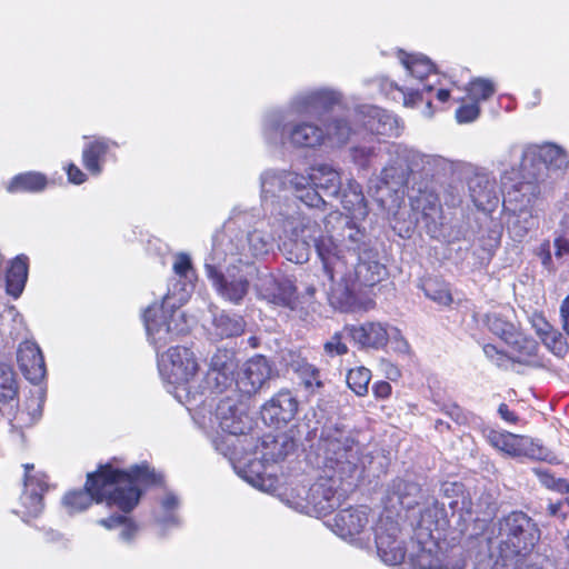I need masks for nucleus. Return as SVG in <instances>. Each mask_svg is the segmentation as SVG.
Here are the masks:
<instances>
[{
    "label": "nucleus",
    "mask_w": 569,
    "mask_h": 569,
    "mask_svg": "<svg viewBox=\"0 0 569 569\" xmlns=\"http://www.w3.org/2000/svg\"><path fill=\"white\" fill-rule=\"evenodd\" d=\"M521 172V180L508 184L511 180L506 173L502 177L503 207L512 213L537 212L536 202L540 194L539 186L531 180L528 171Z\"/></svg>",
    "instance_id": "f3484780"
},
{
    "label": "nucleus",
    "mask_w": 569,
    "mask_h": 569,
    "mask_svg": "<svg viewBox=\"0 0 569 569\" xmlns=\"http://www.w3.org/2000/svg\"><path fill=\"white\" fill-rule=\"evenodd\" d=\"M347 332L342 331L335 332L325 343L323 351L329 358L340 357L348 353V346L345 341Z\"/></svg>",
    "instance_id": "8fccbe9b"
},
{
    "label": "nucleus",
    "mask_w": 569,
    "mask_h": 569,
    "mask_svg": "<svg viewBox=\"0 0 569 569\" xmlns=\"http://www.w3.org/2000/svg\"><path fill=\"white\" fill-rule=\"evenodd\" d=\"M345 331L360 347L372 349L383 348L390 335H398V328L373 321L360 326H346Z\"/></svg>",
    "instance_id": "b1692460"
},
{
    "label": "nucleus",
    "mask_w": 569,
    "mask_h": 569,
    "mask_svg": "<svg viewBox=\"0 0 569 569\" xmlns=\"http://www.w3.org/2000/svg\"><path fill=\"white\" fill-rule=\"evenodd\" d=\"M17 360L26 379L39 383L46 376L43 356L37 343L26 340L20 343Z\"/></svg>",
    "instance_id": "7c9ffc66"
},
{
    "label": "nucleus",
    "mask_w": 569,
    "mask_h": 569,
    "mask_svg": "<svg viewBox=\"0 0 569 569\" xmlns=\"http://www.w3.org/2000/svg\"><path fill=\"white\" fill-rule=\"evenodd\" d=\"M398 59L407 70L408 74L418 82V86H407L399 88L403 94L406 107H415L423 100V93L433 89V83L429 81L431 77H437L435 66L431 60L421 53H408L403 50L398 51Z\"/></svg>",
    "instance_id": "dca6fc26"
},
{
    "label": "nucleus",
    "mask_w": 569,
    "mask_h": 569,
    "mask_svg": "<svg viewBox=\"0 0 569 569\" xmlns=\"http://www.w3.org/2000/svg\"><path fill=\"white\" fill-rule=\"evenodd\" d=\"M537 256L540 258L542 266L551 272L556 271L553 260L551 257L550 242L545 240L537 249Z\"/></svg>",
    "instance_id": "bf43d9fd"
},
{
    "label": "nucleus",
    "mask_w": 569,
    "mask_h": 569,
    "mask_svg": "<svg viewBox=\"0 0 569 569\" xmlns=\"http://www.w3.org/2000/svg\"><path fill=\"white\" fill-rule=\"evenodd\" d=\"M468 98L477 103L488 100L496 91L495 83L485 78H476L467 87Z\"/></svg>",
    "instance_id": "49530a36"
},
{
    "label": "nucleus",
    "mask_w": 569,
    "mask_h": 569,
    "mask_svg": "<svg viewBox=\"0 0 569 569\" xmlns=\"http://www.w3.org/2000/svg\"><path fill=\"white\" fill-rule=\"evenodd\" d=\"M18 393V382L13 369L7 363H0V401L14 399Z\"/></svg>",
    "instance_id": "c03bdc74"
},
{
    "label": "nucleus",
    "mask_w": 569,
    "mask_h": 569,
    "mask_svg": "<svg viewBox=\"0 0 569 569\" xmlns=\"http://www.w3.org/2000/svg\"><path fill=\"white\" fill-rule=\"evenodd\" d=\"M206 274L217 293L224 300L239 305L247 296L250 277L257 271H248L239 263H230L222 248H212L204 262Z\"/></svg>",
    "instance_id": "9b49d317"
},
{
    "label": "nucleus",
    "mask_w": 569,
    "mask_h": 569,
    "mask_svg": "<svg viewBox=\"0 0 569 569\" xmlns=\"http://www.w3.org/2000/svg\"><path fill=\"white\" fill-rule=\"evenodd\" d=\"M308 189L317 192L322 190L326 194L337 197L341 189V174L332 166L327 163L315 164L310 168L308 176Z\"/></svg>",
    "instance_id": "473e14b6"
},
{
    "label": "nucleus",
    "mask_w": 569,
    "mask_h": 569,
    "mask_svg": "<svg viewBox=\"0 0 569 569\" xmlns=\"http://www.w3.org/2000/svg\"><path fill=\"white\" fill-rule=\"evenodd\" d=\"M555 257L560 260L569 254V240L565 237H558L553 241Z\"/></svg>",
    "instance_id": "e2e57ef3"
},
{
    "label": "nucleus",
    "mask_w": 569,
    "mask_h": 569,
    "mask_svg": "<svg viewBox=\"0 0 569 569\" xmlns=\"http://www.w3.org/2000/svg\"><path fill=\"white\" fill-rule=\"evenodd\" d=\"M256 289L258 295L268 302L293 309L296 303V287L288 278H276L266 271H258Z\"/></svg>",
    "instance_id": "5701e85b"
},
{
    "label": "nucleus",
    "mask_w": 569,
    "mask_h": 569,
    "mask_svg": "<svg viewBox=\"0 0 569 569\" xmlns=\"http://www.w3.org/2000/svg\"><path fill=\"white\" fill-rule=\"evenodd\" d=\"M246 322L238 315L220 312L214 316L212 321V335L217 339L238 337L243 333Z\"/></svg>",
    "instance_id": "4c0bfd02"
},
{
    "label": "nucleus",
    "mask_w": 569,
    "mask_h": 569,
    "mask_svg": "<svg viewBox=\"0 0 569 569\" xmlns=\"http://www.w3.org/2000/svg\"><path fill=\"white\" fill-rule=\"evenodd\" d=\"M372 391L377 398L385 399L390 396L391 386L387 381H378L373 385Z\"/></svg>",
    "instance_id": "338daca9"
},
{
    "label": "nucleus",
    "mask_w": 569,
    "mask_h": 569,
    "mask_svg": "<svg viewBox=\"0 0 569 569\" xmlns=\"http://www.w3.org/2000/svg\"><path fill=\"white\" fill-rule=\"evenodd\" d=\"M438 537H417L412 551L409 553V561L412 569H466V563L457 560L455 563H443L441 550L437 540Z\"/></svg>",
    "instance_id": "4be33fe9"
},
{
    "label": "nucleus",
    "mask_w": 569,
    "mask_h": 569,
    "mask_svg": "<svg viewBox=\"0 0 569 569\" xmlns=\"http://www.w3.org/2000/svg\"><path fill=\"white\" fill-rule=\"evenodd\" d=\"M486 539L498 556L479 561L476 569H510L513 561L522 560L533 550L540 540V529L526 513L513 511L493 523Z\"/></svg>",
    "instance_id": "6e6552de"
},
{
    "label": "nucleus",
    "mask_w": 569,
    "mask_h": 569,
    "mask_svg": "<svg viewBox=\"0 0 569 569\" xmlns=\"http://www.w3.org/2000/svg\"><path fill=\"white\" fill-rule=\"evenodd\" d=\"M486 439L493 448L512 458L537 460H546L548 458L547 450L526 436L491 429L486 432Z\"/></svg>",
    "instance_id": "a211bd4d"
},
{
    "label": "nucleus",
    "mask_w": 569,
    "mask_h": 569,
    "mask_svg": "<svg viewBox=\"0 0 569 569\" xmlns=\"http://www.w3.org/2000/svg\"><path fill=\"white\" fill-rule=\"evenodd\" d=\"M537 212L513 213V219L509 222L508 230L515 240L523 239L529 230L537 224Z\"/></svg>",
    "instance_id": "79ce46f5"
},
{
    "label": "nucleus",
    "mask_w": 569,
    "mask_h": 569,
    "mask_svg": "<svg viewBox=\"0 0 569 569\" xmlns=\"http://www.w3.org/2000/svg\"><path fill=\"white\" fill-rule=\"evenodd\" d=\"M480 114L479 103L471 101L462 103L456 111V119L459 123H469L475 121Z\"/></svg>",
    "instance_id": "13d9d810"
},
{
    "label": "nucleus",
    "mask_w": 569,
    "mask_h": 569,
    "mask_svg": "<svg viewBox=\"0 0 569 569\" xmlns=\"http://www.w3.org/2000/svg\"><path fill=\"white\" fill-rule=\"evenodd\" d=\"M98 523L107 529L120 527V539L124 542L132 541L138 532L136 523L124 516H111L99 520Z\"/></svg>",
    "instance_id": "37998d69"
},
{
    "label": "nucleus",
    "mask_w": 569,
    "mask_h": 569,
    "mask_svg": "<svg viewBox=\"0 0 569 569\" xmlns=\"http://www.w3.org/2000/svg\"><path fill=\"white\" fill-rule=\"evenodd\" d=\"M220 376L212 375V370H209L206 375V387L196 382V389L193 391H203L207 397L206 403L201 405L207 419L211 416L213 419L212 426L201 427L204 430H218L221 429L223 432L230 436L244 435L246 430L249 429V419L247 415H243L236 407L234 401L230 398L220 399L216 403L214 395L222 393L230 388L233 382L236 383L233 373L227 371H220Z\"/></svg>",
    "instance_id": "9d476101"
},
{
    "label": "nucleus",
    "mask_w": 569,
    "mask_h": 569,
    "mask_svg": "<svg viewBox=\"0 0 569 569\" xmlns=\"http://www.w3.org/2000/svg\"><path fill=\"white\" fill-rule=\"evenodd\" d=\"M512 350L517 353V359H513L520 363H529L530 360L536 357L538 351V343L535 339L523 336L519 330L515 341H507Z\"/></svg>",
    "instance_id": "a19ab883"
},
{
    "label": "nucleus",
    "mask_w": 569,
    "mask_h": 569,
    "mask_svg": "<svg viewBox=\"0 0 569 569\" xmlns=\"http://www.w3.org/2000/svg\"><path fill=\"white\" fill-rule=\"evenodd\" d=\"M118 144L104 137H94L88 141L82 150V163L84 168L94 177L101 174L107 154L111 148Z\"/></svg>",
    "instance_id": "72a5a7b5"
},
{
    "label": "nucleus",
    "mask_w": 569,
    "mask_h": 569,
    "mask_svg": "<svg viewBox=\"0 0 569 569\" xmlns=\"http://www.w3.org/2000/svg\"><path fill=\"white\" fill-rule=\"evenodd\" d=\"M361 446L352 436L337 427L322 429L316 447V463L322 475L309 487L291 481L278 492L280 500L291 509L308 516L329 515L352 487L349 481L363 465Z\"/></svg>",
    "instance_id": "f03ea898"
},
{
    "label": "nucleus",
    "mask_w": 569,
    "mask_h": 569,
    "mask_svg": "<svg viewBox=\"0 0 569 569\" xmlns=\"http://www.w3.org/2000/svg\"><path fill=\"white\" fill-rule=\"evenodd\" d=\"M298 406L296 397L290 391L283 390L262 407L261 417L266 423L279 427L295 418Z\"/></svg>",
    "instance_id": "c756f323"
},
{
    "label": "nucleus",
    "mask_w": 569,
    "mask_h": 569,
    "mask_svg": "<svg viewBox=\"0 0 569 569\" xmlns=\"http://www.w3.org/2000/svg\"><path fill=\"white\" fill-rule=\"evenodd\" d=\"M389 340H391L392 348L395 351L399 353L407 355L410 351V346L408 341L402 337L400 330L398 329V335H390Z\"/></svg>",
    "instance_id": "680f3d73"
},
{
    "label": "nucleus",
    "mask_w": 569,
    "mask_h": 569,
    "mask_svg": "<svg viewBox=\"0 0 569 569\" xmlns=\"http://www.w3.org/2000/svg\"><path fill=\"white\" fill-rule=\"evenodd\" d=\"M388 152L396 159L381 171L383 184H403L409 173L421 172L426 176H436L451 170L449 160L438 154H425L400 144H391Z\"/></svg>",
    "instance_id": "ddd939ff"
},
{
    "label": "nucleus",
    "mask_w": 569,
    "mask_h": 569,
    "mask_svg": "<svg viewBox=\"0 0 569 569\" xmlns=\"http://www.w3.org/2000/svg\"><path fill=\"white\" fill-rule=\"evenodd\" d=\"M161 477L147 465L132 466L121 470L106 465L89 475L83 490L69 491L62 506L69 515L86 510L92 501L107 502L123 512H130L139 502L141 487L160 482Z\"/></svg>",
    "instance_id": "7ed1b4c3"
},
{
    "label": "nucleus",
    "mask_w": 569,
    "mask_h": 569,
    "mask_svg": "<svg viewBox=\"0 0 569 569\" xmlns=\"http://www.w3.org/2000/svg\"><path fill=\"white\" fill-rule=\"evenodd\" d=\"M420 498L421 488L418 483L411 480L396 479L387 492L386 508L382 512L391 511L393 517L399 519V508L410 510L419 503Z\"/></svg>",
    "instance_id": "a878e982"
},
{
    "label": "nucleus",
    "mask_w": 569,
    "mask_h": 569,
    "mask_svg": "<svg viewBox=\"0 0 569 569\" xmlns=\"http://www.w3.org/2000/svg\"><path fill=\"white\" fill-rule=\"evenodd\" d=\"M43 397L40 390L29 397L11 415L7 413L10 423V433L21 442L24 441V430L33 427L42 415Z\"/></svg>",
    "instance_id": "393cba45"
},
{
    "label": "nucleus",
    "mask_w": 569,
    "mask_h": 569,
    "mask_svg": "<svg viewBox=\"0 0 569 569\" xmlns=\"http://www.w3.org/2000/svg\"><path fill=\"white\" fill-rule=\"evenodd\" d=\"M390 146H382L381 143L376 146H358L351 149V157L356 164L360 166L361 168H367L370 164V161L372 158L379 156V153L382 151V149L386 150V152L391 157L390 163H393V160L396 159L395 156H391L388 152V148Z\"/></svg>",
    "instance_id": "a18cd8bd"
},
{
    "label": "nucleus",
    "mask_w": 569,
    "mask_h": 569,
    "mask_svg": "<svg viewBox=\"0 0 569 569\" xmlns=\"http://www.w3.org/2000/svg\"><path fill=\"white\" fill-rule=\"evenodd\" d=\"M261 200L264 204L279 206L291 193L310 208H320L325 200L315 189H308V179L287 170H266L260 176Z\"/></svg>",
    "instance_id": "f8f14e48"
},
{
    "label": "nucleus",
    "mask_w": 569,
    "mask_h": 569,
    "mask_svg": "<svg viewBox=\"0 0 569 569\" xmlns=\"http://www.w3.org/2000/svg\"><path fill=\"white\" fill-rule=\"evenodd\" d=\"M483 353L498 368L507 369L513 362V358L507 355L503 350L498 349L495 345L487 343L483 346Z\"/></svg>",
    "instance_id": "5fc2aeb1"
},
{
    "label": "nucleus",
    "mask_w": 569,
    "mask_h": 569,
    "mask_svg": "<svg viewBox=\"0 0 569 569\" xmlns=\"http://www.w3.org/2000/svg\"><path fill=\"white\" fill-rule=\"evenodd\" d=\"M531 323L536 333L540 338H543L553 329V327L541 315H533L531 318Z\"/></svg>",
    "instance_id": "052dcab7"
},
{
    "label": "nucleus",
    "mask_w": 569,
    "mask_h": 569,
    "mask_svg": "<svg viewBox=\"0 0 569 569\" xmlns=\"http://www.w3.org/2000/svg\"><path fill=\"white\" fill-rule=\"evenodd\" d=\"M422 217L429 232H436L443 223L441 202L438 196L428 193L420 200Z\"/></svg>",
    "instance_id": "ea45409f"
},
{
    "label": "nucleus",
    "mask_w": 569,
    "mask_h": 569,
    "mask_svg": "<svg viewBox=\"0 0 569 569\" xmlns=\"http://www.w3.org/2000/svg\"><path fill=\"white\" fill-rule=\"evenodd\" d=\"M172 268L179 282L169 288L161 305L153 303L143 312L148 337L158 346L188 330L184 313L179 307L188 301L193 290L196 272L187 253L176 254Z\"/></svg>",
    "instance_id": "423d86ee"
},
{
    "label": "nucleus",
    "mask_w": 569,
    "mask_h": 569,
    "mask_svg": "<svg viewBox=\"0 0 569 569\" xmlns=\"http://www.w3.org/2000/svg\"><path fill=\"white\" fill-rule=\"evenodd\" d=\"M299 378L306 389L313 391L322 387L319 370L309 363H303L297 369Z\"/></svg>",
    "instance_id": "603ef678"
},
{
    "label": "nucleus",
    "mask_w": 569,
    "mask_h": 569,
    "mask_svg": "<svg viewBox=\"0 0 569 569\" xmlns=\"http://www.w3.org/2000/svg\"><path fill=\"white\" fill-rule=\"evenodd\" d=\"M286 112L272 110L264 114L262 120V136L268 144L296 148H317L326 141L333 144L346 143L352 129L346 120L333 118L326 128L311 122H298L290 127L284 124Z\"/></svg>",
    "instance_id": "1a4fd4ad"
},
{
    "label": "nucleus",
    "mask_w": 569,
    "mask_h": 569,
    "mask_svg": "<svg viewBox=\"0 0 569 569\" xmlns=\"http://www.w3.org/2000/svg\"><path fill=\"white\" fill-rule=\"evenodd\" d=\"M427 297L441 306H449L452 302V296L447 286H438L433 282L427 283L425 288Z\"/></svg>",
    "instance_id": "6e6d98bb"
},
{
    "label": "nucleus",
    "mask_w": 569,
    "mask_h": 569,
    "mask_svg": "<svg viewBox=\"0 0 569 569\" xmlns=\"http://www.w3.org/2000/svg\"><path fill=\"white\" fill-rule=\"evenodd\" d=\"M370 380L371 371L366 367L353 368L347 375L349 388L358 396L367 395Z\"/></svg>",
    "instance_id": "de8ad7c7"
},
{
    "label": "nucleus",
    "mask_w": 569,
    "mask_h": 569,
    "mask_svg": "<svg viewBox=\"0 0 569 569\" xmlns=\"http://www.w3.org/2000/svg\"><path fill=\"white\" fill-rule=\"evenodd\" d=\"M288 109L290 112L302 116L308 114L315 110H317L316 100L312 94V90H306L298 94H296L289 106Z\"/></svg>",
    "instance_id": "09e8293b"
},
{
    "label": "nucleus",
    "mask_w": 569,
    "mask_h": 569,
    "mask_svg": "<svg viewBox=\"0 0 569 569\" xmlns=\"http://www.w3.org/2000/svg\"><path fill=\"white\" fill-rule=\"evenodd\" d=\"M443 410H445L446 415H448L452 420H455L457 422L462 421L463 415H462L460 407H458L457 405H447L443 408Z\"/></svg>",
    "instance_id": "774afa93"
},
{
    "label": "nucleus",
    "mask_w": 569,
    "mask_h": 569,
    "mask_svg": "<svg viewBox=\"0 0 569 569\" xmlns=\"http://www.w3.org/2000/svg\"><path fill=\"white\" fill-rule=\"evenodd\" d=\"M357 117L363 127L372 133L382 136H399L400 122L392 113L376 106H362L357 110Z\"/></svg>",
    "instance_id": "c85d7f7f"
},
{
    "label": "nucleus",
    "mask_w": 569,
    "mask_h": 569,
    "mask_svg": "<svg viewBox=\"0 0 569 569\" xmlns=\"http://www.w3.org/2000/svg\"><path fill=\"white\" fill-rule=\"evenodd\" d=\"M511 310L507 309L506 312L493 311L486 315L485 322L488 329L505 342L515 341L518 328L509 319Z\"/></svg>",
    "instance_id": "e433bc0d"
},
{
    "label": "nucleus",
    "mask_w": 569,
    "mask_h": 569,
    "mask_svg": "<svg viewBox=\"0 0 569 569\" xmlns=\"http://www.w3.org/2000/svg\"><path fill=\"white\" fill-rule=\"evenodd\" d=\"M47 186V178L40 172H24L14 176L6 186L10 193L39 192Z\"/></svg>",
    "instance_id": "58836bf2"
},
{
    "label": "nucleus",
    "mask_w": 569,
    "mask_h": 569,
    "mask_svg": "<svg viewBox=\"0 0 569 569\" xmlns=\"http://www.w3.org/2000/svg\"><path fill=\"white\" fill-rule=\"evenodd\" d=\"M230 436L221 440L213 439L216 449L232 461L237 475L252 487L268 493H277L283 489L279 486V479L267 472L269 463H276L283 460L295 450L296 443L287 435H266L259 447L254 449L250 457L238 458V448L243 449L247 442L244 439Z\"/></svg>",
    "instance_id": "39448f33"
},
{
    "label": "nucleus",
    "mask_w": 569,
    "mask_h": 569,
    "mask_svg": "<svg viewBox=\"0 0 569 569\" xmlns=\"http://www.w3.org/2000/svg\"><path fill=\"white\" fill-rule=\"evenodd\" d=\"M24 468V490L20 497V509L16 510L23 521L38 517L43 510L42 495L48 490L47 476L34 470L30 463Z\"/></svg>",
    "instance_id": "aec40b11"
},
{
    "label": "nucleus",
    "mask_w": 569,
    "mask_h": 569,
    "mask_svg": "<svg viewBox=\"0 0 569 569\" xmlns=\"http://www.w3.org/2000/svg\"><path fill=\"white\" fill-rule=\"evenodd\" d=\"M450 523L446 502L439 503L433 498H427L420 510V519L417 523L416 536L420 538L436 537L433 533L443 531Z\"/></svg>",
    "instance_id": "cd10ccee"
},
{
    "label": "nucleus",
    "mask_w": 569,
    "mask_h": 569,
    "mask_svg": "<svg viewBox=\"0 0 569 569\" xmlns=\"http://www.w3.org/2000/svg\"><path fill=\"white\" fill-rule=\"evenodd\" d=\"M372 532L379 559L387 566L400 565L405 560L406 548L399 519L391 511L381 512L373 522Z\"/></svg>",
    "instance_id": "2eb2a0df"
},
{
    "label": "nucleus",
    "mask_w": 569,
    "mask_h": 569,
    "mask_svg": "<svg viewBox=\"0 0 569 569\" xmlns=\"http://www.w3.org/2000/svg\"><path fill=\"white\" fill-rule=\"evenodd\" d=\"M541 340L546 347L557 356H561L567 351L566 340L563 339L562 335L555 328L543 338H541Z\"/></svg>",
    "instance_id": "4d7b16f0"
},
{
    "label": "nucleus",
    "mask_w": 569,
    "mask_h": 569,
    "mask_svg": "<svg viewBox=\"0 0 569 569\" xmlns=\"http://www.w3.org/2000/svg\"><path fill=\"white\" fill-rule=\"evenodd\" d=\"M271 368L268 360L262 356L249 359L238 373L236 379L237 389L243 395L251 396L258 392L270 378Z\"/></svg>",
    "instance_id": "bb28decb"
},
{
    "label": "nucleus",
    "mask_w": 569,
    "mask_h": 569,
    "mask_svg": "<svg viewBox=\"0 0 569 569\" xmlns=\"http://www.w3.org/2000/svg\"><path fill=\"white\" fill-rule=\"evenodd\" d=\"M291 219L299 221L301 217L276 218L272 224L273 233L269 234L264 230V221L257 219L252 211L233 210L232 216L224 223L222 232L214 237L212 248H222V251L227 252L230 263H239L248 271L258 272L253 259L272 250L276 234L279 240V249L282 251V241L291 237V228H286L284 224Z\"/></svg>",
    "instance_id": "20e7f679"
},
{
    "label": "nucleus",
    "mask_w": 569,
    "mask_h": 569,
    "mask_svg": "<svg viewBox=\"0 0 569 569\" xmlns=\"http://www.w3.org/2000/svg\"><path fill=\"white\" fill-rule=\"evenodd\" d=\"M28 279V257L19 254L9 262L6 273V290L13 298L20 297Z\"/></svg>",
    "instance_id": "c9c22d12"
},
{
    "label": "nucleus",
    "mask_w": 569,
    "mask_h": 569,
    "mask_svg": "<svg viewBox=\"0 0 569 569\" xmlns=\"http://www.w3.org/2000/svg\"><path fill=\"white\" fill-rule=\"evenodd\" d=\"M236 366L234 357L231 352L219 350L212 356L209 370H212V375L219 377V370L233 373Z\"/></svg>",
    "instance_id": "3c124183"
},
{
    "label": "nucleus",
    "mask_w": 569,
    "mask_h": 569,
    "mask_svg": "<svg viewBox=\"0 0 569 569\" xmlns=\"http://www.w3.org/2000/svg\"><path fill=\"white\" fill-rule=\"evenodd\" d=\"M559 313L562 330L569 336V295L561 302Z\"/></svg>",
    "instance_id": "69168bd1"
},
{
    "label": "nucleus",
    "mask_w": 569,
    "mask_h": 569,
    "mask_svg": "<svg viewBox=\"0 0 569 569\" xmlns=\"http://www.w3.org/2000/svg\"><path fill=\"white\" fill-rule=\"evenodd\" d=\"M149 340L158 350V369L162 380L167 383L168 391L186 406L199 427L212 426V417L210 416L207 420L203 408H201L208 398L204 397L203 391H193L198 373V362L193 352L181 346L170 347L168 350L159 352V349L166 343L158 346L150 338Z\"/></svg>",
    "instance_id": "0eeeda50"
},
{
    "label": "nucleus",
    "mask_w": 569,
    "mask_h": 569,
    "mask_svg": "<svg viewBox=\"0 0 569 569\" xmlns=\"http://www.w3.org/2000/svg\"><path fill=\"white\" fill-rule=\"evenodd\" d=\"M509 157L520 159V167L522 171H528L529 177H535L537 170L535 169V161L539 160L547 167L562 168L568 163L566 151L557 144L543 143L531 144L521 150L518 147H512L509 150Z\"/></svg>",
    "instance_id": "6ab92c4d"
},
{
    "label": "nucleus",
    "mask_w": 569,
    "mask_h": 569,
    "mask_svg": "<svg viewBox=\"0 0 569 569\" xmlns=\"http://www.w3.org/2000/svg\"><path fill=\"white\" fill-rule=\"evenodd\" d=\"M475 206L482 211H492L499 203V190L496 181L488 174H477L469 182Z\"/></svg>",
    "instance_id": "2f4dec72"
},
{
    "label": "nucleus",
    "mask_w": 569,
    "mask_h": 569,
    "mask_svg": "<svg viewBox=\"0 0 569 569\" xmlns=\"http://www.w3.org/2000/svg\"><path fill=\"white\" fill-rule=\"evenodd\" d=\"M370 509L366 506L350 507L338 511L327 526L341 539L360 548H371Z\"/></svg>",
    "instance_id": "4468645a"
},
{
    "label": "nucleus",
    "mask_w": 569,
    "mask_h": 569,
    "mask_svg": "<svg viewBox=\"0 0 569 569\" xmlns=\"http://www.w3.org/2000/svg\"><path fill=\"white\" fill-rule=\"evenodd\" d=\"M180 500L173 492H166L158 500V505L153 509V518L156 523L163 530L178 527L180 519L178 510Z\"/></svg>",
    "instance_id": "f704fd0d"
},
{
    "label": "nucleus",
    "mask_w": 569,
    "mask_h": 569,
    "mask_svg": "<svg viewBox=\"0 0 569 569\" xmlns=\"http://www.w3.org/2000/svg\"><path fill=\"white\" fill-rule=\"evenodd\" d=\"M447 505L451 510V518L456 522L461 532H468L473 523L475 529L482 528L486 518H481L479 512L472 509V502L462 492V486L456 482H447L442 486Z\"/></svg>",
    "instance_id": "412c9836"
},
{
    "label": "nucleus",
    "mask_w": 569,
    "mask_h": 569,
    "mask_svg": "<svg viewBox=\"0 0 569 569\" xmlns=\"http://www.w3.org/2000/svg\"><path fill=\"white\" fill-rule=\"evenodd\" d=\"M341 203L347 213L330 212L323 227L305 216L299 221L288 220L284 227L291 228V237L282 241L281 249L289 261L305 263L313 247L331 282L330 305L347 312L355 310L356 283L375 286L386 276V268L379 262L366 229L359 224L367 217L368 207L357 181L348 180Z\"/></svg>",
    "instance_id": "f257e3e1"
},
{
    "label": "nucleus",
    "mask_w": 569,
    "mask_h": 569,
    "mask_svg": "<svg viewBox=\"0 0 569 569\" xmlns=\"http://www.w3.org/2000/svg\"><path fill=\"white\" fill-rule=\"evenodd\" d=\"M316 100L317 108H330L341 100V93L331 88H317L311 89Z\"/></svg>",
    "instance_id": "864d4df0"
},
{
    "label": "nucleus",
    "mask_w": 569,
    "mask_h": 569,
    "mask_svg": "<svg viewBox=\"0 0 569 569\" xmlns=\"http://www.w3.org/2000/svg\"><path fill=\"white\" fill-rule=\"evenodd\" d=\"M68 180L73 184H81L86 181L87 176L74 164L67 168Z\"/></svg>",
    "instance_id": "0e129e2a"
}]
</instances>
